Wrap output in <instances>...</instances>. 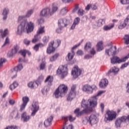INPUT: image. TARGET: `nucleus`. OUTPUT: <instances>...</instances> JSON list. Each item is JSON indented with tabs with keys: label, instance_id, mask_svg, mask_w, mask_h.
<instances>
[{
	"label": "nucleus",
	"instance_id": "12",
	"mask_svg": "<svg viewBox=\"0 0 129 129\" xmlns=\"http://www.w3.org/2000/svg\"><path fill=\"white\" fill-rule=\"evenodd\" d=\"M97 87L96 85H93L91 86L89 84H86L84 85L83 87V91H85V92H87L88 93H92L93 92V90H95L97 89Z\"/></svg>",
	"mask_w": 129,
	"mask_h": 129
},
{
	"label": "nucleus",
	"instance_id": "54",
	"mask_svg": "<svg viewBox=\"0 0 129 129\" xmlns=\"http://www.w3.org/2000/svg\"><path fill=\"white\" fill-rule=\"evenodd\" d=\"M129 62H125L124 64H122L121 66V69H123L124 68H126L127 66H128Z\"/></svg>",
	"mask_w": 129,
	"mask_h": 129
},
{
	"label": "nucleus",
	"instance_id": "31",
	"mask_svg": "<svg viewBox=\"0 0 129 129\" xmlns=\"http://www.w3.org/2000/svg\"><path fill=\"white\" fill-rule=\"evenodd\" d=\"M9 12H10V11L7 8H5V10H4L3 13V15L4 16L3 17L4 20H7V18H8L7 15L8 14H9Z\"/></svg>",
	"mask_w": 129,
	"mask_h": 129
},
{
	"label": "nucleus",
	"instance_id": "51",
	"mask_svg": "<svg viewBox=\"0 0 129 129\" xmlns=\"http://www.w3.org/2000/svg\"><path fill=\"white\" fill-rule=\"evenodd\" d=\"M24 43L26 45V46H29L31 41L27 39H25L23 41Z\"/></svg>",
	"mask_w": 129,
	"mask_h": 129
},
{
	"label": "nucleus",
	"instance_id": "41",
	"mask_svg": "<svg viewBox=\"0 0 129 129\" xmlns=\"http://www.w3.org/2000/svg\"><path fill=\"white\" fill-rule=\"evenodd\" d=\"M73 54H71V53H69L68 54V57L66 58L67 60L70 61V60H72L73 57H74V53L72 52Z\"/></svg>",
	"mask_w": 129,
	"mask_h": 129
},
{
	"label": "nucleus",
	"instance_id": "32",
	"mask_svg": "<svg viewBox=\"0 0 129 129\" xmlns=\"http://www.w3.org/2000/svg\"><path fill=\"white\" fill-rule=\"evenodd\" d=\"M3 32V29H0V33H2V38H5V37H6V36H7L8 34H9V30H8V29H6L4 30V32Z\"/></svg>",
	"mask_w": 129,
	"mask_h": 129
},
{
	"label": "nucleus",
	"instance_id": "26",
	"mask_svg": "<svg viewBox=\"0 0 129 129\" xmlns=\"http://www.w3.org/2000/svg\"><path fill=\"white\" fill-rule=\"evenodd\" d=\"M45 26L41 27L38 29L36 34L38 36H40V35H43V34H45Z\"/></svg>",
	"mask_w": 129,
	"mask_h": 129
},
{
	"label": "nucleus",
	"instance_id": "9",
	"mask_svg": "<svg viewBox=\"0 0 129 129\" xmlns=\"http://www.w3.org/2000/svg\"><path fill=\"white\" fill-rule=\"evenodd\" d=\"M69 24V21L66 18H61L58 20V25L59 28L56 29L57 33H60L61 32V29L67 27Z\"/></svg>",
	"mask_w": 129,
	"mask_h": 129
},
{
	"label": "nucleus",
	"instance_id": "8",
	"mask_svg": "<svg viewBox=\"0 0 129 129\" xmlns=\"http://www.w3.org/2000/svg\"><path fill=\"white\" fill-rule=\"evenodd\" d=\"M68 69L64 66H60L56 71V74L60 76L61 78H64L68 74Z\"/></svg>",
	"mask_w": 129,
	"mask_h": 129
},
{
	"label": "nucleus",
	"instance_id": "13",
	"mask_svg": "<svg viewBox=\"0 0 129 129\" xmlns=\"http://www.w3.org/2000/svg\"><path fill=\"white\" fill-rule=\"evenodd\" d=\"M81 73H82V70L79 69V68L78 66L74 67L72 71V75L75 78H77L79 76H80Z\"/></svg>",
	"mask_w": 129,
	"mask_h": 129
},
{
	"label": "nucleus",
	"instance_id": "35",
	"mask_svg": "<svg viewBox=\"0 0 129 129\" xmlns=\"http://www.w3.org/2000/svg\"><path fill=\"white\" fill-rule=\"evenodd\" d=\"M23 104H28V102L30 101V99L27 96H25L22 98Z\"/></svg>",
	"mask_w": 129,
	"mask_h": 129
},
{
	"label": "nucleus",
	"instance_id": "5",
	"mask_svg": "<svg viewBox=\"0 0 129 129\" xmlns=\"http://www.w3.org/2000/svg\"><path fill=\"white\" fill-rule=\"evenodd\" d=\"M116 118V112L113 110H107L105 114L104 121H112Z\"/></svg>",
	"mask_w": 129,
	"mask_h": 129
},
{
	"label": "nucleus",
	"instance_id": "25",
	"mask_svg": "<svg viewBox=\"0 0 129 129\" xmlns=\"http://www.w3.org/2000/svg\"><path fill=\"white\" fill-rule=\"evenodd\" d=\"M21 117L24 122H27L30 119V116L27 115V112H24L21 115Z\"/></svg>",
	"mask_w": 129,
	"mask_h": 129
},
{
	"label": "nucleus",
	"instance_id": "19",
	"mask_svg": "<svg viewBox=\"0 0 129 129\" xmlns=\"http://www.w3.org/2000/svg\"><path fill=\"white\" fill-rule=\"evenodd\" d=\"M114 49H115V50H112V47L109 49H106L105 50V52L107 55H108L109 56V55H116L117 52L116 51H115V50H116V46H114Z\"/></svg>",
	"mask_w": 129,
	"mask_h": 129
},
{
	"label": "nucleus",
	"instance_id": "45",
	"mask_svg": "<svg viewBox=\"0 0 129 129\" xmlns=\"http://www.w3.org/2000/svg\"><path fill=\"white\" fill-rule=\"evenodd\" d=\"M19 53H20V54H21V55L23 56L24 58H25L26 54H27V50H20V51H19Z\"/></svg>",
	"mask_w": 129,
	"mask_h": 129
},
{
	"label": "nucleus",
	"instance_id": "62",
	"mask_svg": "<svg viewBox=\"0 0 129 129\" xmlns=\"http://www.w3.org/2000/svg\"><path fill=\"white\" fill-rule=\"evenodd\" d=\"M91 8L93 11L97 9V5L96 4H94L93 6L92 5Z\"/></svg>",
	"mask_w": 129,
	"mask_h": 129
},
{
	"label": "nucleus",
	"instance_id": "53",
	"mask_svg": "<svg viewBox=\"0 0 129 129\" xmlns=\"http://www.w3.org/2000/svg\"><path fill=\"white\" fill-rule=\"evenodd\" d=\"M90 52L91 55H95L96 54V51H95V49L93 47L90 50Z\"/></svg>",
	"mask_w": 129,
	"mask_h": 129
},
{
	"label": "nucleus",
	"instance_id": "40",
	"mask_svg": "<svg viewBox=\"0 0 129 129\" xmlns=\"http://www.w3.org/2000/svg\"><path fill=\"white\" fill-rule=\"evenodd\" d=\"M104 24V21H103V19H99L98 22H97V27H102V25Z\"/></svg>",
	"mask_w": 129,
	"mask_h": 129
},
{
	"label": "nucleus",
	"instance_id": "10",
	"mask_svg": "<svg viewBox=\"0 0 129 129\" xmlns=\"http://www.w3.org/2000/svg\"><path fill=\"white\" fill-rule=\"evenodd\" d=\"M77 88V85H73L71 88V91L67 97L68 100H72L74 97L76 96V89Z\"/></svg>",
	"mask_w": 129,
	"mask_h": 129
},
{
	"label": "nucleus",
	"instance_id": "43",
	"mask_svg": "<svg viewBox=\"0 0 129 129\" xmlns=\"http://www.w3.org/2000/svg\"><path fill=\"white\" fill-rule=\"evenodd\" d=\"M78 15H79V17H82L84 15V10L80 9L78 11Z\"/></svg>",
	"mask_w": 129,
	"mask_h": 129
},
{
	"label": "nucleus",
	"instance_id": "37",
	"mask_svg": "<svg viewBox=\"0 0 129 129\" xmlns=\"http://www.w3.org/2000/svg\"><path fill=\"white\" fill-rule=\"evenodd\" d=\"M123 40H124V44L126 45H128L129 44V35L126 34L123 37Z\"/></svg>",
	"mask_w": 129,
	"mask_h": 129
},
{
	"label": "nucleus",
	"instance_id": "47",
	"mask_svg": "<svg viewBox=\"0 0 129 129\" xmlns=\"http://www.w3.org/2000/svg\"><path fill=\"white\" fill-rule=\"evenodd\" d=\"M80 22V18L79 17H77L74 20V24H75V25H78Z\"/></svg>",
	"mask_w": 129,
	"mask_h": 129
},
{
	"label": "nucleus",
	"instance_id": "4",
	"mask_svg": "<svg viewBox=\"0 0 129 129\" xmlns=\"http://www.w3.org/2000/svg\"><path fill=\"white\" fill-rule=\"evenodd\" d=\"M57 10L58 7L53 5L51 11L49 8L43 9L40 12V16H42V17H51V16H53Z\"/></svg>",
	"mask_w": 129,
	"mask_h": 129
},
{
	"label": "nucleus",
	"instance_id": "6",
	"mask_svg": "<svg viewBox=\"0 0 129 129\" xmlns=\"http://www.w3.org/2000/svg\"><path fill=\"white\" fill-rule=\"evenodd\" d=\"M96 118H97L96 115L95 114H91L89 117H86L83 120V123H84V124H86L87 122H89L91 125H93V124H96V123H97V120H96Z\"/></svg>",
	"mask_w": 129,
	"mask_h": 129
},
{
	"label": "nucleus",
	"instance_id": "50",
	"mask_svg": "<svg viewBox=\"0 0 129 129\" xmlns=\"http://www.w3.org/2000/svg\"><path fill=\"white\" fill-rule=\"evenodd\" d=\"M10 43V39H9V37H7L5 40V42L4 44L3 45L2 47H5L6 45H8Z\"/></svg>",
	"mask_w": 129,
	"mask_h": 129
},
{
	"label": "nucleus",
	"instance_id": "28",
	"mask_svg": "<svg viewBox=\"0 0 129 129\" xmlns=\"http://www.w3.org/2000/svg\"><path fill=\"white\" fill-rule=\"evenodd\" d=\"M55 51V48L53 46L51 45L50 44L49 45V47L47 48L46 52L47 54H51V53H53Z\"/></svg>",
	"mask_w": 129,
	"mask_h": 129
},
{
	"label": "nucleus",
	"instance_id": "24",
	"mask_svg": "<svg viewBox=\"0 0 129 129\" xmlns=\"http://www.w3.org/2000/svg\"><path fill=\"white\" fill-rule=\"evenodd\" d=\"M119 71V69L118 68L114 67L110 69V70L107 73V75H109L110 73H114V74H116V73H118Z\"/></svg>",
	"mask_w": 129,
	"mask_h": 129
},
{
	"label": "nucleus",
	"instance_id": "46",
	"mask_svg": "<svg viewBox=\"0 0 129 129\" xmlns=\"http://www.w3.org/2000/svg\"><path fill=\"white\" fill-rule=\"evenodd\" d=\"M46 68V63L43 62L40 64V70H44Z\"/></svg>",
	"mask_w": 129,
	"mask_h": 129
},
{
	"label": "nucleus",
	"instance_id": "59",
	"mask_svg": "<svg viewBox=\"0 0 129 129\" xmlns=\"http://www.w3.org/2000/svg\"><path fill=\"white\" fill-rule=\"evenodd\" d=\"M100 108L101 109V112H103L104 111V104L103 103L100 104Z\"/></svg>",
	"mask_w": 129,
	"mask_h": 129
},
{
	"label": "nucleus",
	"instance_id": "36",
	"mask_svg": "<svg viewBox=\"0 0 129 129\" xmlns=\"http://www.w3.org/2000/svg\"><path fill=\"white\" fill-rule=\"evenodd\" d=\"M59 57V54L58 53H56L52 56H51L50 58V62H54V61H55V60H57V58Z\"/></svg>",
	"mask_w": 129,
	"mask_h": 129
},
{
	"label": "nucleus",
	"instance_id": "42",
	"mask_svg": "<svg viewBox=\"0 0 129 129\" xmlns=\"http://www.w3.org/2000/svg\"><path fill=\"white\" fill-rule=\"evenodd\" d=\"M91 48V43L89 42L86 43L84 47L85 50L87 51L89 49H90Z\"/></svg>",
	"mask_w": 129,
	"mask_h": 129
},
{
	"label": "nucleus",
	"instance_id": "38",
	"mask_svg": "<svg viewBox=\"0 0 129 129\" xmlns=\"http://www.w3.org/2000/svg\"><path fill=\"white\" fill-rule=\"evenodd\" d=\"M50 37L49 36H44L43 37L42 42L44 43V45H47L48 42H49V40Z\"/></svg>",
	"mask_w": 129,
	"mask_h": 129
},
{
	"label": "nucleus",
	"instance_id": "17",
	"mask_svg": "<svg viewBox=\"0 0 129 129\" xmlns=\"http://www.w3.org/2000/svg\"><path fill=\"white\" fill-rule=\"evenodd\" d=\"M22 69H23V65H22V64H18L17 67H15L13 70V72L15 73V75H14L12 78L17 77V73L19 71H21Z\"/></svg>",
	"mask_w": 129,
	"mask_h": 129
},
{
	"label": "nucleus",
	"instance_id": "55",
	"mask_svg": "<svg viewBox=\"0 0 129 129\" xmlns=\"http://www.w3.org/2000/svg\"><path fill=\"white\" fill-rule=\"evenodd\" d=\"M26 106H27V105L22 103L20 107V111H23L26 108Z\"/></svg>",
	"mask_w": 129,
	"mask_h": 129
},
{
	"label": "nucleus",
	"instance_id": "58",
	"mask_svg": "<svg viewBox=\"0 0 129 129\" xmlns=\"http://www.w3.org/2000/svg\"><path fill=\"white\" fill-rule=\"evenodd\" d=\"M45 22L44 19L43 18H41L40 19H38V24L39 25H41V24H43V23Z\"/></svg>",
	"mask_w": 129,
	"mask_h": 129
},
{
	"label": "nucleus",
	"instance_id": "39",
	"mask_svg": "<svg viewBox=\"0 0 129 129\" xmlns=\"http://www.w3.org/2000/svg\"><path fill=\"white\" fill-rule=\"evenodd\" d=\"M120 3L122 5H128L126 7V10H129V0H120Z\"/></svg>",
	"mask_w": 129,
	"mask_h": 129
},
{
	"label": "nucleus",
	"instance_id": "57",
	"mask_svg": "<svg viewBox=\"0 0 129 129\" xmlns=\"http://www.w3.org/2000/svg\"><path fill=\"white\" fill-rule=\"evenodd\" d=\"M33 14V10H29L27 14H26V17H31V15Z\"/></svg>",
	"mask_w": 129,
	"mask_h": 129
},
{
	"label": "nucleus",
	"instance_id": "27",
	"mask_svg": "<svg viewBox=\"0 0 129 129\" xmlns=\"http://www.w3.org/2000/svg\"><path fill=\"white\" fill-rule=\"evenodd\" d=\"M18 51H19V46L18 45H15L14 46V49H13L11 52V56H14L15 54L18 53Z\"/></svg>",
	"mask_w": 129,
	"mask_h": 129
},
{
	"label": "nucleus",
	"instance_id": "1",
	"mask_svg": "<svg viewBox=\"0 0 129 129\" xmlns=\"http://www.w3.org/2000/svg\"><path fill=\"white\" fill-rule=\"evenodd\" d=\"M96 105H97V98H96V96H94L88 100L83 99L81 102V107L84 109L80 111V109L78 108L75 110L74 113L77 117H79L85 113L87 114L92 112L93 111L92 107H95Z\"/></svg>",
	"mask_w": 129,
	"mask_h": 129
},
{
	"label": "nucleus",
	"instance_id": "29",
	"mask_svg": "<svg viewBox=\"0 0 129 129\" xmlns=\"http://www.w3.org/2000/svg\"><path fill=\"white\" fill-rule=\"evenodd\" d=\"M114 27V23H113L111 25H106L104 26L103 30L104 31H109V30H111Z\"/></svg>",
	"mask_w": 129,
	"mask_h": 129
},
{
	"label": "nucleus",
	"instance_id": "61",
	"mask_svg": "<svg viewBox=\"0 0 129 129\" xmlns=\"http://www.w3.org/2000/svg\"><path fill=\"white\" fill-rule=\"evenodd\" d=\"M92 5L91 4H89L88 5L86 8H85V10L86 11H89V10H90V8H91Z\"/></svg>",
	"mask_w": 129,
	"mask_h": 129
},
{
	"label": "nucleus",
	"instance_id": "49",
	"mask_svg": "<svg viewBox=\"0 0 129 129\" xmlns=\"http://www.w3.org/2000/svg\"><path fill=\"white\" fill-rule=\"evenodd\" d=\"M6 63V59L5 58H1L0 59V68L3 67V65Z\"/></svg>",
	"mask_w": 129,
	"mask_h": 129
},
{
	"label": "nucleus",
	"instance_id": "7",
	"mask_svg": "<svg viewBox=\"0 0 129 129\" xmlns=\"http://www.w3.org/2000/svg\"><path fill=\"white\" fill-rule=\"evenodd\" d=\"M129 121V115L127 116H122L120 118H118L115 121V125L116 128L120 127L121 122H128Z\"/></svg>",
	"mask_w": 129,
	"mask_h": 129
},
{
	"label": "nucleus",
	"instance_id": "52",
	"mask_svg": "<svg viewBox=\"0 0 129 129\" xmlns=\"http://www.w3.org/2000/svg\"><path fill=\"white\" fill-rule=\"evenodd\" d=\"M80 45H81V43H79L78 44L75 45V46H74L72 48V53H74V51H73V50H75V49H76V48H77L78 47H79V46H80Z\"/></svg>",
	"mask_w": 129,
	"mask_h": 129
},
{
	"label": "nucleus",
	"instance_id": "3",
	"mask_svg": "<svg viewBox=\"0 0 129 129\" xmlns=\"http://www.w3.org/2000/svg\"><path fill=\"white\" fill-rule=\"evenodd\" d=\"M68 92V86L65 84H60L55 90L54 95L56 98L64 97Z\"/></svg>",
	"mask_w": 129,
	"mask_h": 129
},
{
	"label": "nucleus",
	"instance_id": "30",
	"mask_svg": "<svg viewBox=\"0 0 129 129\" xmlns=\"http://www.w3.org/2000/svg\"><path fill=\"white\" fill-rule=\"evenodd\" d=\"M41 39V37L40 35H38V34H35L34 36V38L32 40V43L35 44V43H37L38 42L39 40Z\"/></svg>",
	"mask_w": 129,
	"mask_h": 129
},
{
	"label": "nucleus",
	"instance_id": "22",
	"mask_svg": "<svg viewBox=\"0 0 129 129\" xmlns=\"http://www.w3.org/2000/svg\"><path fill=\"white\" fill-rule=\"evenodd\" d=\"M28 86L31 89H35L38 87V83L36 82H30L28 84Z\"/></svg>",
	"mask_w": 129,
	"mask_h": 129
},
{
	"label": "nucleus",
	"instance_id": "11",
	"mask_svg": "<svg viewBox=\"0 0 129 129\" xmlns=\"http://www.w3.org/2000/svg\"><path fill=\"white\" fill-rule=\"evenodd\" d=\"M32 108H31L32 113L31 116H35L36 113L40 109V106H39V102L38 101H34L32 103Z\"/></svg>",
	"mask_w": 129,
	"mask_h": 129
},
{
	"label": "nucleus",
	"instance_id": "48",
	"mask_svg": "<svg viewBox=\"0 0 129 129\" xmlns=\"http://www.w3.org/2000/svg\"><path fill=\"white\" fill-rule=\"evenodd\" d=\"M106 91L105 90H102V91H99L97 95L95 96H96V98H97V96H100L102 95V94H103V93H105Z\"/></svg>",
	"mask_w": 129,
	"mask_h": 129
},
{
	"label": "nucleus",
	"instance_id": "16",
	"mask_svg": "<svg viewBox=\"0 0 129 129\" xmlns=\"http://www.w3.org/2000/svg\"><path fill=\"white\" fill-rule=\"evenodd\" d=\"M108 85V80L106 79H102L99 83V86L101 88H105Z\"/></svg>",
	"mask_w": 129,
	"mask_h": 129
},
{
	"label": "nucleus",
	"instance_id": "63",
	"mask_svg": "<svg viewBox=\"0 0 129 129\" xmlns=\"http://www.w3.org/2000/svg\"><path fill=\"white\" fill-rule=\"evenodd\" d=\"M24 19H25V16H19L18 18V22H21Z\"/></svg>",
	"mask_w": 129,
	"mask_h": 129
},
{
	"label": "nucleus",
	"instance_id": "21",
	"mask_svg": "<svg viewBox=\"0 0 129 129\" xmlns=\"http://www.w3.org/2000/svg\"><path fill=\"white\" fill-rule=\"evenodd\" d=\"M97 47V52H100V51H102L103 50V42L102 41H100L97 43L96 45Z\"/></svg>",
	"mask_w": 129,
	"mask_h": 129
},
{
	"label": "nucleus",
	"instance_id": "15",
	"mask_svg": "<svg viewBox=\"0 0 129 129\" xmlns=\"http://www.w3.org/2000/svg\"><path fill=\"white\" fill-rule=\"evenodd\" d=\"M49 44L51 46L53 47L54 49H56V48H58V47L60 46V44H61V40L60 39H57L54 41H51Z\"/></svg>",
	"mask_w": 129,
	"mask_h": 129
},
{
	"label": "nucleus",
	"instance_id": "2",
	"mask_svg": "<svg viewBox=\"0 0 129 129\" xmlns=\"http://www.w3.org/2000/svg\"><path fill=\"white\" fill-rule=\"evenodd\" d=\"M26 26H27V27H26ZM25 28L27 31V33L33 32V30H34V23H32V22L28 23L26 21H23L18 26L17 34L21 35V34L25 31Z\"/></svg>",
	"mask_w": 129,
	"mask_h": 129
},
{
	"label": "nucleus",
	"instance_id": "18",
	"mask_svg": "<svg viewBox=\"0 0 129 129\" xmlns=\"http://www.w3.org/2000/svg\"><path fill=\"white\" fill-rule=\"evenodd\" d=\"M53 121V116L51 115L46 120L44 121V124L45 127H48L52 124V121Z\"/></svg>",
	"mask_w": 129,
	"mask_h": 129
},
{
	"label": "nucleus",
	"instance_id": "44",
	"mask_svg": "<svg viewBox=\"0 0 129 129\" xmlns=\"http://www.w3.org/2000/svg\"><path fill=\"white\" fill-rule=\"evenodd\" d=\"M5 129H19L17 125L7 126Z\"/></svg>",
	"mask_w": 129,
	"mask_h": 129
},
{
	"label": "nucleus",
	"instance_id": "60",
	"mask_svg": "<svg viewBox=\"0 0 129 129\" xmlns=\"http://www.w3.org/2000/svg\"><path fill=\"white\" fill-rule=\"evenodd\" d=\"M77 54L80 56H82V55H83V51H82L81 50H78Z\"/></svg>",
	"mask_w": 129,
	"mask_h": 129
},
{
	"label": "nucleus",
	"instance_id": "14",
	"mask_svg": "<svg viewBox=\"0 0 129 129\" xmlns=\"http://www.w3.org/2000/svg\"><path fill=\"white\" fill-rule=\"evenodd\" d=\"M62 119L64 120V125H66V124H67V121H68V119L70 121L72 122L74 121V120L76 119V118L73 117L71 115H69V116L62 117Z\"/></svg>",
	"mask_w": 129,
	"mask_h": 129
},
{
	"label": "nucleus",
	"instance_id": "56",
	"mask_svg": "<svg viewBox=\"0 0 129 129\" xmlns=\"http://www.w3.org/2000/svg\"><path fill=\"white\" fill-rule=\"evenodd\" d=\"M39 48H40V47L39 46V44H36L33 47V49L35 51H36V52H37V51H39Z\"/></svg>",
	"mask_w": 129,
	"mask_h": 129
},
{
	"label": "nucleus",
	"instance_id": "23",
	"mask_svg": "<svg viewBox=\"0 0 129 129\" xmlns=\"http://www.w3.org/2000/svg\"><path fill=\"white\" fill-rule=\"evenodd\" d=\"M126 25H127V19L124 20L123 22H120L118 28L119 30H122V29H124L126 27Z\"/></svg>",
	"mask_w": 129,
	"mask_h": 129
},
{
	"label": "nucleus",
	"instance_id": "20",
	"mask_svg": "<svg viewBox=\"0 0 129 129\" xmlns=\"http://www.w3.org/2000/svg\"><path fill=\"white\" fill-rule=\"evenodd\" d=\"M54 80V77L52 76H48L46 79L44 80L45 83L48 82V85L51 86L52 85V82Z\"/></svg>",
	"mask_w": 129,
	"mask_h": 129
},
{
	"label": "nucleus",
	"instance_id": "33",
	"mask_svg": "<svg viewBox=\"0 0 129 129\" xmlns=\"http://www.w3.org/2000/svg\"><path fill=\"white\" fill-rule=\"evenodd\" d=\"M19 84L17 82H14L10 86V89L13 90L15 89L16 87H18Z\"/></svg>",
	"mask_w": 129,
	"mask_h": 129
},
{
	"label": "nucleus",
	"instance_id": "34",
	"mask_svg": "<svg viewBox=\"0 0 129 129\" xmlns=\"http://www.w3.org/2000/svg\"><path fill=\"white\" fill-rule=\"evenodd\" d=\"M68 13V9L67 8H64L62 9L60 11V15L61 16H64V15H66Z\"/></svg>",
	"mask_w": 129,
	"mask_h": 129
},
{
	"label": "nucleus",
	"instance_id": "64",
	"mask_svg": "<svg viewBox=\"0 0 129 129\" xmlns=\"http://www.w3.org/2000/svg\"><path fill=\"white\" fill-rule=\"evenodd\" d=\"M62 129H73V126H72V125H69L67 126L66 128L65 127H63Z\"/></svg>",
	"mask_w": 129,
	"mask_h": 129
}]
</instances>
